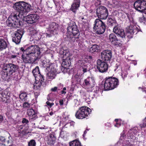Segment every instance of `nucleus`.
Instances as JSON below:
<instances>
[{"mask_svg":"<svg viewBox=\"0 0 146 146\" xmlns=\"http://www.w3.org/2000/svg\"><path fill=\"white\" fill-rule=\"evenodd\" d=\"M79 19L80 20H82L84 19V18L83 17H80Z\"/></svg>","mask_w":146,"mask_h":146,"instance_id":"0e129e2a","label":"nucleus"},{"mask_svg":"<svg viewBox=\"0 0 146 146\" xmlns=\"http://www.w3.org/2000/svg\"><path fill=\"white\" fill-rule=\"evenodd\" d=\"M19 68V66L12 63L4 64L3 68L2 78L4 80L9 78L15 74L16 71Z\"/></svg>","mask_w":146,"mask_h":146,"instance_id":"f03ea898","label":"nucleus"},{"mask_svg":"<svg viewBox=\"0 0 146 146\" xmlns=\"http://www.w3.org/2000/svg\"><path fill=\"white\" fill-rule=\"evenodd\" d=\"M58 25L54 22L51 23L49 25L50 33H47L46 35V37H50L53 35L57 34V31L58 29Z\"/></svg>","mask_w":146,"mask_h":146,"instance_id":"4468645a","label":"nucleus"},{"mask_svg":"<svg viewBox=\"0 0 146 146\" xmlns=\"http://www.w3.org/2000/svg\"><path fill=\"white\" fill-rule=\"evenodd\" d=\"M5 139L3 137H0V146H5Z\"/></svg>","mask_w":146,"mask_h":146,"instance_id":"c9c22d12","label":"nucleus"},{"mask_svg":"<svg viewBox=\"0 0 146 146\" xmlns=\"http://www.w3.org/2000/svg\"><path fill=\"white\" fill-rule=\"evenodd\" d=\"M34 95L35 98V99H36L38 97V96L39 95V94L38 92H35L34 93Z\"/></svg>","mask_w":146,"mask_h":146,"instance_id":"de8ad7c7","label":"nucleus"},{"mask_svg":"<svg viewBox=\"0 0 146 146\" xmlns=\"http://www.w3.org/2000/svg\"><path fill=\"white\" fill-rule=\"evenodd\" d=\"M24 52L36 58L40 54L39 48L36 45H31L24 51Z\"/></svg>","mask_w":146,"mask_h":146,"instance_id":"6e6552de","label":"nucleus"},{"mask_svg":"<svg viewBox=\"0 0 146 146\" xmlns=\"http://www.w3.org/2000/svg\"><path fill=\"white\" fill-rule=\"evenodd\" d=\"M69 124L70 123H66L65 124H64V127H65L67 125Z\"/></svg>","mask_w":146,"mask_h":146,"instance_id":"338daca9","label":"nucleus"},{"mask_svg":"<svg viewBox=\"0 0 146 146\" xmlns=\"http://www.w3.org/2000/svg\"><path fill=\"white\" fill-rule=\"evenodd\" d=\"M36 143L34 140H31L28 143V146H35Z\"/></svg>","mask_w":146,"mask_h":146,"instance_id":"e433bc0d","label":"nucleus"},{"mask_svg":"<svg viewBox=\"0 0 146 146\" xmlns=\"http://www.w3.org/2000/svg\"><path fill=\"white\" fill-rule=\"evenodd\" d=\"M3 120V117L2 116L0 115V123Z\"/></svg>","mask_w":146,"mask_h":146,"instance_id":"13d9d810","label":"nucleus"},{"mask_svg":"<svg viewBox=\"0 0 146 146\" xmlns=\"http://www.w3.org/2000/svg\"><path fill=\"white\" fill-rule=\"evenodd\" d=\"M98 1L99 3V4L100 5L101 4V1L100 0H98Z\"/></svg>","mask_w":146,"mask_h":146,"instance_id":"69168bd1","label":"nucleus"},{"mask_svg":"<svg viewBox=\"0 0 146 146\" xmlns=\"http://www.w3.org/2000/svg\"><path fill=\"white\" fill-rule=\"evenodd\" d=\"M23 34V30L19 29L17 31L16 33L13 36V41L16 44H19L20 42L21 38Z\"/></svg>","mask_w":146,"mask_h":146,"instance_id":"2eb2a0df","label":"nucleus"},{"mask_svg":"<svg viewBox=\"0 0 146 146\" xmlns=\"http://www.w3.org/2000/svg\"><path fill=\"white\" fill-rule=\"evenodd\" d=\"M123 121L120 119H116L115 120L114 122L115 123V126L118 127H120L122 124L123 123Z\"/></svg>","mask_w":146,"mask_h":146,"instance_id":"2f4dec72","label":"nucleus"},{"mask_svg":"<svg viewBox=\"0 0 146 146\" xmlns=\"http://www.w3.org/2000/svg\"><path fill=\"white\" fill-rule=\"evenodd\" d=\"M112 53L110 50H105L101 53V58L103 61H108L111 58Z\"/></svg>","mask_w":146,"mask_h":146,"instance_id":"f3484780","label":"nucleus"},{"mask_svg":"<svg viewBox=\"0 0 146 146\" xmlns=\"http://www.w3.org/2000/svg\"><path fill=\"white\" fill-rule=\"evenodd\" d=\"M7 46L6 42L3 39H0V50L5 49Z\"/></svg>","mask_w":146,"mask_h":146,"instance_id":"cd10ccee","label":"nucleus"},{"mask_svg":"<svg viewBox=\"0 0 146 146\" xmlns=\"http://www.w3.org/2000/svg\"><path fill=\"white\" fill-rule=\"evenodd\" d=\"M95 82L93 77H88L84 80L83 85L88 89V90L91 91L92 88L94 86Z\"/></svg>","mask_w":146,"mask_h":146,"instance_id":"9d476101","label":"nucleus"},{"mask_svg":"<svg viewBox=\"0 0 146 146\" xmlns=\"http://www.w3.org/2000/svg\"><path fill=\"white\" fill-rule=\"evenodd\" d=\"M88 131V130L87 129H86L84 131V133L83 135V138L85 139H86L85 138V135H86V133L87 132V131Z\"/></svg>","mask_w":146,"mask_h":146,"instance_id":"603ef678","label":"nucleus"},{"mask_svg":"<svg viewBox=\"0 0 146 146\" xmlns=\"http://www.w3.org/2000/svg\"><path fill=\"white\" fill-rule=\"evenodd\" d=\"M119 81L116 78L110 77L107 78L104 84L106 90H111L116 88L119 84Z\"/></svg>","mask_w":146,"mask_h":146,"instance_id":"39448f33","label":"nucleus"},{"mask_svg":"<svg viewBox=\"0 0 146 146\" xmlns=\"http://www.w3.org/2000/svg\"><path fill=\"white\" fill-rule=\"evenodd\" d=\"M66 87H64L63 88V90L61 91L60 93L62 94H65L66 93Z\"/></svg>","mask_w":146,"mask_h":146,"instance_id":"a19ab883","label":"nucleus"},{"mask_svg":"<svg viewBox=\"0 0 146 146\" xmlns=\"http://www.w3.org/2000/svg\"><path fill=\"white\" fill-rule=\"evenodd\" d=\"M106 125L107 127H108H108H111V124H110V123H107L106 124Z\"/></svg>","mask_w":146,"mask_h":146,"instance_id":"052dcab7","label":"nucleus"},{"mask_svg":"<svg viewBox=\"0 0 146 146\" xmlns=\"http://www.w3.org/2000/svg\"><path fill=\"white\" fill-rule=\"evenodd\" d=\"M43 66L46 68L47 70L50 68V70L46 74L47 78L49 80H51L55 78L56 75V71L55 68L53 64H45V63L43 65Z\"/></svg>","mask_w":146,"mask_h":146,"instance_id":"1a4fd4ad","label":"nucleus"},{"mask_svg":"<svg viewBox=\"0 0 146 146\" xmlns=\"http://www.w3.org/2000/svg\"><path fill=\"white\" fill-rule=\"evenodd\" d=\"M97 15L98 17L100 19H106L108 16V11L106 7H100L97 9Z\"/></svg>","mask_w":146,"mask_h":146,"instance_id":"f8f14e48","label":"nucleus"},{"mask_svg":"<svg viewBox=\"0 0 146 146\" xmlns=\"http://www.w3.org/2000/svg\"><path fill=\"white\" fill-rule=\"evenodd\" d=\"M109 40L110 42L114 44H117L118 40L117 39L115 35L113 33L110 34L109 36Z\"/></svg>","mask_w":146,"mask_h":146,"instance_id":"a878e982","label":"nucleus"},{"mask_svg":"<svg viewBox=\"0 0 146 146\" xmlns=\"http://www.w3.org/2000/svg\"><path fill=\"white\" fill-rule=\"evenodd\" d=\"M145 18L143 17H140L139 19V21L140 22H143Z\"/></svg>","mask_w":146,"mask_h":146,"instance_id":"4d7b16f0","label":"nucleus"},{"mask_svg":"<svg viewBox=\"0 0 146 146\" xmlns=\"http://www.w3.org/2000/svg\"><path fill=\"white\" fill-rule=\"evenodd\" d=\"M30 33L31 35H34L37 33V31L31 28L30 29Z\"/></svg>","mask_w":146,"mask_h":146,"instance_id":"58836bf2","label":"nucleus"},{"mask_svg":"<svg viewBox=\"0 0 146 146\" xmlns=\"http://www.w3.org/2000/svg\"><path fill=\"white\" fill-rule=\"evenodd\" d=\"M16 55H12L11 56V58H15L16 57Z\"/></svg>","mask_w":146,"mask_h":146,"instance_id":"bf43d9fd","label":"nucleus"},{"mask_svg":"<svg viewBox=\"0 0 146 146\" xmlns=\"http://www.w3.org/2000/svg\"><path fill=\"white\" fill-rule=\"evenodd\" d=\"M32 73L35 77V80L38 81V79L42 81H44V79L43 76L40 73L39 68L36 66L33 70Z\"/></svg>","mask_w":146,"mask_h":146,"instance_id":"aec40b11","label":"nucleus"},{"mask_svg":"<svg viewBox=\"0 0 146 146\" xmlns=\"http://www.w3.org/2000/svg\"><path fill=\"white\" fill-rule=\"evenodd\" d=\"M36 59V58L33 57L32 56L24 52L22 55V59L23 62L26 63H33Z\"/></svg>","mask_w":146,"mask_h":146,"instance_id":"6ab92c4d","label":"nucleus"},{"mask_svg":"<svg viewBox=\"0 0 146 146\" xmlns=\"http://www.w3.org/2000/svg\"><path fill=\"white\" fill-rule=\"evenodd\" d=\"M91 112V110L90 108L86 107H82L76 111L75 116L78 119H82L85 118Z\"/></svg>","mask_w":146,"mask_h":146,"instance_id":"0eeeda50","label":"nucleus"},{"mask_svg":"<svg viewBox=\"0 0 146 146\" xmlns=\"http://www.w3.org/2000/svg\"><path fill=\"white\" fill-rule=\"evenodd\" d=\"M74 102L75 104V106H78L80 104L79 101L77 99H75L74 100Z\"/></svg>","mask_w":146,"mask_h":146,"instance_id":"37998d69","label":"nucleus"},{"mask_svg":"<svg viewBox=\"0 0 146 146\" xmlns=\"http://www.w3.org/2000/svg\"><path fill=\"white\" fill-rule=\"evenodd\" d=\"M93 29L98 34H103L106 30V25L104 22L99 19L95 20Z\"/></svg>","mask_w":146,"mask_h":146,"instance_id":"423d86ee","label":"nucleus"},{"mask_svg":"<svg viewBox=\"0 0 146 146\" xmlns=\"http://www.w3.org/2000/svg\"><path fill=\"white\" fill-rule=\"evenodd\" d=\"M27 94L25 92L21 93L19 95V97L21 99L24 101L27 100Z\"/></svg>","mask_w":146,"mask_h":146,"instance_id":"72a5a7b5","label":"nucleus"},{"mask_svg":"<svg viewBox=\"0 0 146 146\" xmlns=\"http://www.w3.org/2000/svg\"><path fill=\"white\" fill-rule=\"evenodd\" d=\"M63 87V84H60V85H58V90H60Z\"/></svg>","mask_w":146,"mask_h":146,"instance_id":"8fccbe9b","label":"nucleus"},{"mask_svg":"<svg viewBox=\"0 0 146 146\" xmlns=\"http://www.w3.org/2000/svg\"><path fill=\"white\" fill-rule=\"evenodd\" d=\"M100 47L99 46L94 44L92 45L90 49V51L92 52H98L100 50Z\"/></svg>","mask_w":146,"mask_h":146,"instance_id":"bb28decb","label":"nucleus"},{"mask_svg":"<svg viewBox=\"0 0 146 146\" xmlns=\"http://www.w3.org/2000/svg\"><path fill=\"white\" fill-rule=\"evenodd\" d=\"M44 81H40V80L38 79V81L35 80V83L34 85V88L39 89L40 88L42 82Z\"/></svg>","mask_w":146,"mask_h":146,"instance_id":"7c9ffc66","label":"nucleus"},{"mask_svg":"<svg viewBox=\"0 0 146 146\" xmlns=\"http://www.w3.org/2000/svg\"><path fill=\"white\" fill-rule=\"evenodd\" d=\"M134 6L137 10L141 12L146 9V0H139L134 3Z\"/></svg>","mask_w":146,"mask_h":146,"instance_id":"9b49d317","label":"nucleus"},{"mask_svg":"<svg viewBox=\"0 0 146 146\" xmlns=\"http://www.w3.org/2000/svg\"><path fill=\"white\" fill-rule=\"evenodd\" d=\"M55 113V112H53L52 111H51L50 112V113H49V115H52L54 113Z\"/></svg>","mask_w":146,"mask_h":146,"instance_id":"680f3d73","label":"nucleus"},{"mask_svg":"<svg viewBox=\"0 0 146 146\" xmlns=\"http://www.w3.org/2000/svg\"><path fill=\"white\" fill-rule=\"evenodd\" d=\"M113 31L121 37L123 38L125 36L124 30L117 23L114 25L113 29Z\"/></svg>","mask_w":146,"mask_h":146,"instance_id":"dca6fc26","label":"nucleus"},{"mask_svg":"<svg viewBox=\"0 0 146 146\" xmlns=\"http://www.w3.org/2000/svg\"><path fill=\"white\" fill-rule=\"evenodd\" d=\"M70 146H81L80 142L78 140H75L69 143Z\"/></svg>","mask_w":146,"mask_h":146,"instance_id":"c756f323","label":"nucleus"},{"mask_svg":"<svg viewBox=\"0 0 146 146\" xmlns=\"http://www.w3.org/2000/svg\"><path fill=\"white\" fill-rule=\"evenodd\" d=\"M70 58L69 56H67L66 58H64L62 64L67 66H70L71 64Z\"/></svg>","mask_w":146,"mask_h":146,"instance_id":"c85d7f7f","label":"nucleus"},{"mask_svg":"<svg viewBox=\"0 0 146 146\" xmlns=\"http://www.w3.org/2000/svg\"><path fill=\"white\" fill-rule=\"evenodd\" d=\"M6 92L5 91H3L1 93V97L2 99V100L3 102H4L6 100V99L7 98V94H6Z\"/></svg>","mask_w":146,"mask_h":146,"instance_id":"f704fd0d","label":"nucleus"},{"mask_svg":"<svg viewBox=\"0 0 146 146\" xmlns=\"http://www.w3.org/2000/svg\"><path fill=\"white\" fill-rule=\"evenodd\" d=\"M139 129L137 127H135L133 128L130 129L128 132L127 135L128 136L129 139L127 140L124 141L125 139V136L124 135V133L122 132L121 134L120 140L118 143L123 144L122 146H134L131 143V139H133L134 135L139 131Z\"/></svg>","mask_w":146,"mask_h":146,"instance_id":"20e7f679","label":"nucleus"},{"mask_svg":"<svg viewBox=\"0 0 146 146\" xmlns=\"http://www.w3.org/2000/svg\"><path fill=\"white\" fill-rule=\"evenodd\" d=\"M108 22L110 23V24L111 25H115L116 24V21L114 20H113L111 18H109Z\"/></svg>","mask_w":146,"mask_h":146,"instance_id":"4c0bfd02","label":"nucleus"},{"mask_svg":"<svg viewBox=\"0 0 146 146\" xmlns=\"http://www.w3.org/2000/svg\"><path fill=\"white\" fill-rule=\"evenodd\" d=\"M144 73H145V74L146 76V68L144 70Z\"/></svg>","mask_w":146,"mask_h":146,"instance_id":"774afa93","label":"nucleus"},{"mask_svg":"<svg viewBox=\"0 0 146 146\" xmlns=\"http://www.w3.org/2000/svg\"><path fill=\"white\" fill-rule=\"evenodd\" d=\"M10 99H8L7 101H6V102L7 103H10Z\"/></svg>","mask_w":146,"mask_h":146,"instance_id":"e2e57ef3","label":"nucleus"},{"mask_svg":"<svg viewBox=\"0 0 146 146\" xmlns=\"http://www.w3.org/2000/svg\"><path fill=\"white\" fill-rule=\"evenodd\" d=\"M78 63L79 65L80 66V69L83 73L86 72L89 70L90 66L87 62H83V61L80 60L78 61Z\"/></svg>","mask_w":146,"mask_h":146,"instance_id":"5701e85b","label":"nucleus"},{"mask_svg":"<svg viewBox=\"0 0 146 146\" xmlns=\"http://www.w3.org/2000/svg\"><path fill=\"white\" fill-rule=\"evenodd\" d=\"M139 89H141L143 92H144L146 94V88H141L139 87Z\"/></svg>","mask_w":146,"mask_h":146,"instance_id":"864d4df0","label":"nucleus"},{"mask_svg":"<svg viewBox=\"0 0 146 146\" xmlns=\"http://www.w3.org/2000/svg\"><path fill=\"white\" fill-rule=\"evenodd\" d=\"M140 28L139 26L136 25H133L131 24L129 27L127 32L132 35L134 34H136L139 31Z\"/></svg>","mask_w":146,"mask_h":146,"instance_id":"4be33fe9","label":"nucleus"},{"mask_svg":"<svg viewBox=\"0 0 146 146\" xmlns=\"http://www.w3.org/2000/svg\"><path fill=\"white\" fill-rule=\"evenodd\" d=\"M46 104L47 105L49 106L50 108L53 106L54 105V103H50L48 101H47L46 102Z\"/></svg>","mask_w":146,"mask_h":146,"instance_id":"c03bdc74","label":"nucleus"},{"mask_svg":"<svg viewBox=\"0 0 146 146\" xmlns=\"http://www.w3.org/2000/svg\"><path fill=\"white\" fill-rule=\"evenodd\" d=\"M100 90V88L98 86H96L95 87L94 92L95 93L97 94L99 93Z\"/></svg>","mask_w":146,"mask_h":146,"instance_id":"79ce46f5","label":"nucleus"},{"mask_svg":"<svg viewBox=\"0 0 146 146\" xmlns=\"http://www.w3.org/2000/svg\"><path fill=\"white\" fill-rule=\"evenodd\" d=\"M59 146H68V145L64 143H60L59 144Z\"/></svg>","mask_w":146,"mask_h":146,"instance_id":"5fc2aeb1","label":"nucleus"},{"mask_svg":"<svg viewBox=\"0 0 146 146\" xmlns=\"http://www.w3.org/2000/svg\"><path fill=\"white\" fill-rule=\"evenodd\" d=\"M80 3V0H74L71 5L70 10L73 12L75 13L78 9Z\"/></svg>","mask_w":146,"mask_h":146,"instance_id":"b1692460","label":"nucleus"},{"mask_svg":"<svg viewBox=\"0 0 146 146\" xmlns=\"http://www.w3.org/2000/svg\"><path fill=\"white\" fill-rule=\"evenodd\" d=\"M143 126L144 127H146V117L143 120Z\"/></svg>","mask_w":146,"mask_h":146,"instance_id":"3c124183","label":"nucleus"},{"mask_svg":"<svg viewBox=\"0 0 146 146\" xmlns=\"http://www.w3.org/2000/svg\"><path fill=\"white\" fill-rule=\"evenodd\" d=\"M29 121L27 119L25 118H23L22 121V122L23 123H27Z\"/></svg>","mask_w":146,"mask_h":146,"instance_id":"a18cd8bd","label":"nucleus"},{"mask_svg":"<svg viewBox=\"0 0 146 146\" xmlns=\"http://www.w3.org/2000/svg\"><path fill=\"white\" fill-rule=\"evenodd\" d=\"M59 102L60 106H62L63 104V100H60Z\"/></svg>","mask_w":146,"mask_h":146,"instance_id":"6e6d98bb","label":"nucleus"},{"mask_svg":"<svg viewBox=\"0 0 146 146\" xmlns=\"http://www.w3.org/2000/svg\"><path fill=\"white\" fill-rule=\"evenodd\" d=\"M97 68L101 72L104 73L107 71L108 65L105 62L100 59L98 60L97 62Z\"/></svg>","mask_w":146,"mask_h":146,"instance_id":"ddd939ff","label":"nucleus"},{"mask_svg":"<svg viewBox=\"0 0 146 146\" xmlns=\"http://www.w3.org/2000/svg\"><path fill=\"white\" fill-rule=\"evenodd\" d=\"M31 6L30 5L24 2H19L16 3L13 5L14 8L17 11L18 13L15 14L11 15L7 21L9 27L15 28L19 27L23 25L22 22L20 21V15H23V14L30 11Z\"/></svg>","mask_w":146,"mask_h":146,"instance_id":"f257e3e1","label":"nucleus"},{"mask_svg":"<svg viewBox=\"0 0 146 146\" xmlns=\"http://www.w3.org/2000/svg\"><path fill=\"white\" fill-rule=\"evenodd\" d=\"M56 140L55 137L53 134H51L48 137L46 141L47 143L50 145L54 144Z\"/></svg>","mask_w":146,"mask_h":146,"instance_id":"393cba45","label":"nucleus"},{"mask_svg":"<svg viewBox=\"0 0 146 146\" xmlns=\"http://www.w3.org/2000/svg\"><path fill=\"white\" fill-rule=\"evenodd\" d=\"M29 120L33 121L37 118V116L36 111L32 108L28 109L27 111Z\"/></svg>","mask_w":146,"mask_h":146,"instance_id":"412c9836","label":"nucleus"},{"mask_svg":"<svg viewBox=\"0 0 146 146\" xmlns=\"http://www.w3.org/2000/svg\"><path fill=\"white\" fill-rule=\"evenodd\" d=\"M29 104L27 102H25L23 104V107L24 108L28 107L29 106Z\"/></svg>","mask_w":146,"mask_h":146,"instance_id":"49530a36","label":"nucleus"},{"mask_svg":"<svg viewBox=\"0 0 146 146\" xmlns=\"http://www.w3.org/2000/svg\"><path fill=\"white\" fill-rule=\"evenodd\" d=\"M40 18L38 15L33 14L27 16L25 18V21L28 23H33L37 21Z\"/></svg>","mask_w":146,"mask_h":146,"instance_id":"a211bd4d","label":"nucleus"},{"mask_svg":"<svg viewBox=\"0 0 146 146\" xmlns=\"http://www.w3.org/2000/svg\"><path fill=\"white\" fill-rule=\"evenodd\" d=\"M121 72V76L122 78H124L127 76V72L126 71H125V70L123 71L122 70V71Z\"/></svg>","mask_w":146,"mask_h":146,"instance_id":"ea45409f","label":"nucleus"},{"mask_svg":"<svg viewBox=\"0 0 146 146\" xmlns=\"http://www.w3.org/2000/svg\"><path fill=\"white\" fill-rule=\"evenodd\" d=\"M67 31V34L72 35V41H76L79 44L83 42L84 39L80 36V33L74 23H73L72 24H70L68 27Z\"/></svg>","mask_w":146,"mask_h":146,"instance_id":"7ed1b4c3","label":"nucleus"},{"mask_svg":"<svg viewBox=\"0 0 146 146\" xmlns=\"http://www.w3.org/2000/svg\"><path fill=\"white\" fill-rule=\"evenodd\" d=\"M58 89V88L57 87H55L53 88H52L51 90L53 92H56Z\"/></svg>","mask_w":146,"mask_h":146,"instance_id":"09e8293b","label":"nucleus"},{"mask_svg":"<svg viewBox=\"0 0 146 146\" xmlns=\"http://www.w3.org/2000/svg\"><path fill=\"white\" fill-rule=\"evenodd\" d=\"M115 72H117L118 73H120L122 71L121 67L119 64H116L114 69Z\"/></svg>","mask_w":146,"mask_h":146,"instance_id":"473e14b6","label":"nucleus"}]
</instances>
